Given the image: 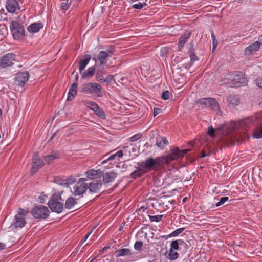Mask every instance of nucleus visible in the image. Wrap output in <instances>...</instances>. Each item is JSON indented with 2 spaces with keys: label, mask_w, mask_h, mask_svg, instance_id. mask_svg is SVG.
<instances>
[{
  "label": "nucleus",
  "mask_w": 262,
  "mask_h": 262,
  "mask_svg": "<svg viewBox=\"0 0 262 262\" xmlns=\"http://www.w3.org/2000/svg\"><path fill=\"white\" fill-rule=\"evenodd\" d=\"M190 150L188 149L180 150L178 148L174 147L170 150V152L167 155L158 157L156 159L149 157L138 163V166H140L146 173L149 170L161 168L164 164H169L172 161L184 157Z\"/></svg>",
  "instance_id": "1"
},
{
  "label": "nucleus",
  "mask_w": 262,
  "mask_h": 262,
  "mask_svg": "<svg viewBox=\"0 0 262 262\" xmlns=\"http://www.w3.org/2000/svg\"><path fill=\"white\" fill-rule=\"evenodd\" d=\"M261 122L262 121L258 119V116H253L238 121L226 122L220 125L216 130L213 129L211 126L208 127L207 131H234L239 129H245L246 131H247L248 128L252 126L261 125Z\"/></svg>",
  "instance_id": "2"
},
{
  "label": "nucleus",
  "mask_w": 262,
  "mask_h": 262,
  "mask_svg": "<svg viewBox=\"0 0 262 262\" xmlns=\"http://www.w3.org/2000/svg\"><path fill=\"white\" fill-rule=\"evenodd\" d=\"M81 92L91 95L94 97H101L103 95L101 85L98 83L89 82L83 84L81 87Z\"/></svg>",
  "instance_id": "3"
},
{
  "label": "nucleus",
  "mask_w": 262,
  "mask_h": 262,
  "mask_svg": "<svg viewBox=\"0 0 262 262\" xmlns=\"http://www.w3.org/2000/svg\"><path fill=\"white\" fill-rule=\"evenodd\" d=\"M62 201L61 196L58 193L53 194L48 203L49 207L53 212L61 213L63 209V205L60 201Z\"/></svg>",
  "instance_id": "4"
},
{
  "label": "nucleus",
  "mask_w": 262,
  "mask_h": 262,
  "mask_svg": "<svg viewBox=\"0 0 262 262\" xmlns=\"http://www.w3.org/2000/svg\"><path fill=\"white\" fill-rule=\"evenodd\" d=\"M10 29L14 39L19 40L24 38L25 31L23 25L17 21H12L10 24Z\"/></svg>",
  "instance_id": "5"
},
{
  "label": "nucleus",
  "mask_w": 262,
  "mask_h": 262,
  "mask_svg": "<svg viewBox=\"0 0 262 262\" xmlns=\"http://www.w3.org/2000/svg\"><path fill=\"white\" fill-rule=\"evenodd\" d=\"M26 224L25 211L24 209H19L9 228L11 230H13L17 228H23Z\"/></svg>",
  "instance_id": "6"
},
{
  "label": "nucleus",
  "mask_w": 262,
  "mask_h": 262,
  "mask_svg": "<svg viewBox=\"0 0 262 262\" xmlns=\"http://www.w3.org/2000/svg\"><path fill=\"white\" fill-rule=\"evenodd\" d=\"M87 180L85 178H80L78 182L73 188V193L75 196H82L88 189V185L84 183Z\"/></svg>",
  "instance_id": "7"
},
{
  "label": "nucleus",
  "mask_w": 262,
  "mask_h": 262,
  "mask_svg": "<svg viewBox=\"0 0 262 262\" xmlns=\"http://www.w3.org/2000/svg\"><path fill=\"white\" fill-rule=\"evenodd\" d=\"M32 215L36 219H45L50 214L48 208L43 205H38L34 207L32 210Z\"/></svg>",
  "instance_id": "8"
},
{
  "label": "nucleus",
  "mask_w": 262,
  "mask_h": 262,
  "mask_svg": "<svg viewBox=\"0 0 262 262\" xmlns=\"http://www.w3.org/2000/svg\"><path fill=\"white\" fill-rule=\"evenodd\" d=\"M23 2V0H6V8L8 12L17 14L20 11V4Z\"/></svg>",
  "instance_id": "9"
},
{
  "label": "nucleus",
  "mask_w": 262,
  "mask_h": 262,
  "mask_svg": "<svg viewBox=\"0 0 262 262\" xmlns=\"http://www.w3.org/2000/svg\"><path fill=\"white\" fill-rule=\"evenodd\" d=\"M232 84L235 86L239 87L247 84V80L241 72H237L231 75Z\"/></svg>",
  "instance_id": "10"
},
{
  "label": "nucleus",
  "mask_w": 262,
  "mask_h": 262,
  "mask_svg": "<svg viewBox=\"0 0 262 262\" xmlns=\"http://www.w3.org/2000/svg\"><path fill=\"white\" fill-rule=\"evenodd\" d=\"M15 60V55L13 53H8L4 55L0 58V67L5 68L13 64Z\"/></svg>",
  "instance_id": "11"
},
{
  "label": "nucleus",
  "mask_w": 262,
  "mask_h": 262,
  "mask_svg": "<svg viewBox=\"0 0 262 262\" xmlns=\"http://www.w3.org/2000/svg\"><path fill=\"white\" fill-rule=\"evenodd\" d=\"M29 77V75L28 72L18 73L15 77V83L18 85L23 86L27 82Z\"/></svg>",
  "instance_id": "12"
},
{
  "label": "nucleus",
  "mask_w": 262,
  "mask_h": 262,
  "mask_svg": "<svg viewBox=\"0 0 262 262\" xmlns=\"http://www.w3.org/2000/svg\"><path fill=\"white\" fill-rule=\"evenodd\" d=\"M88 189L90 192L92 193H98L102 186V182L101 179L94 180L92 182L89 183Z\"/></svg>",
  "instance_id": "13"
},
{
  "label": "nucleus",
  "mask_w": 262,
  "mask_h": 262,
  "mask_svg": "<svg viewBox=\"0 0 262 262\" xmlns=\"http://www.w3.org/2000/svg\"><path fill=\"white\" fill-rule=\"evenodd\" d=\"M43 165V162L39 158V156L37 154H35L33 156V165L31 169V173L32 174L35 173L39 168Z\"/></svg>",
  "instance_id": "14"
},
{
  "label": "nucleus",
  "mask_w": 262,
  "mask_h": 262,
  "mask_svg": "<svg viewBox=\"0 0 262 262\" xmlns=\"http://www.w3.org/2000/svg\"><path fill=\"white\" fill-rule=\"evenodd\" d=\"M85 173L88 179L94 181L97 180L98 179H100L103 175V171L100 169H91L86 171Z\"/></svg>",
  "instance_id": "15"
},
{
  "label": "nucleus",
  "mask_w": 262,
  "mask_h": 262,
  "mask_svg": "<svg viewBox=\"0 0 262 262\" xmlns=\"http://www.w3.org/2000/svg\"><path fill=\"white\" fill-rule=\"evenodd\" d=\"M103 181L104 184L111 183L115 180L117 174L113 171H109L105 173H103Z\"/></svg>",
  "instance_id": "16"
},
{
  "label": "nucleus",
  "mask_w": 262,
  "mask_h": 262,
  "mask_svg": "<svg viewBox=\"0 0 262 262\" xmlns=\"http://www.w3.org/2000/svg\"><path fill=\"white\" fill-rule=\"evenodd\" d=\"M260 48V45L258 44L256 41L253 42L247 48H246L245 50V55H250L253 53L254 52H256L259 50Z\"/></svg>",
  "instance_id": "17"
},
{
  "label": "nucleus",
  "mask_w": 262,
  "mask_h": 262,
  "mask_svg": "<svg viewBox=\"0 0 262 262\" xmlns=\"http://www.w3.org/2000/svg\"><path fill=\"white\" fill-rule=\"evenodd\" d=\"M91 58V56L90 55L85 54L83 58L80 60L79 62V70L80 74H82V71L88 64Z\"/></svg>",
  "instance_id": "18"
},
{
  "label": "nucleus",
  "mask_w": 262,
  "mask_h": 262,
  "mask_svg": "<svg viewBox=\"0 0 262 262\" xmlns=\"http://www.w3.org/2000/svg\"><path fill=\"white\" fill-rule=\"evenodd\" d=\"M108 57V54L105 51H100L98 55V59L99 61V67H104L106 65L107 58Z\"/></svg>",
  "instance_id": "19"
},
{
  "label": "nucleus",
  "mask_w": 262,
  "mask_h": 262,
  "mask_svg": "<svg viewBox=\"0 0 262 262\" xmlns=\"http://www.w3.org/2000/svg\"><path fill=\"white\" fill-rule=\"evenodd\" d=\"M191 35V32L190 31L185 32L180 37L178 41V47L180 48H182L187 40L190 38Z\"/></svg>",
  "instance_id": "20"
},
{
  "label": "nucleus",
  "mask_w": 262,
  "mask_h": 262,
  "mask_svg": "<svg viewBox=\"0 0 262 262\" xmlns=\"http://www.w3.org/2000/svg\"><path fill=\"white\" fill-rule=\"evenodd\" d=\"M77 82H74L69 89L67 100L71 101L75 97L77 93Z\"/></svg>",
  "instance_id": "21"
},
{
  "label": "nucleus",
  "mask_w": 262,
  "mask_h": 262,
  "mask_svg": "<svg viewBox=\"0 0 262 262\" xmlns=\"http://www.w3.org/2000/svg\"><path fill=\"white\" fill-rule=\"evenodd\" d=\"M42 28V24L40 23H34L29 25L27 27V30L29 32L35 33L38 32Z\"/></svg>",
  "instance_id": "22"
},
{
  "label": "nucleus",
  "mask_w": 262,
  "mask_h": 262,
  "mask_svg": "<svg viewBox=\"0 0 262 262\" xmlns=\"http://www.w3.org/2000/svg\"><path fill=\"white\" fill-rule=\"evenodd\" d=\"M116 256L117 257L125 256H131L133 255L132 251L129 249L122 248L115 252Z\"/></svg>",
  "instance_id": "23"
},
{
  "label": "nucleus",
  "mask_w": 262,
  "mask_h": 262,
  "mask_svg": "<svg viewBox=\"0 0 262 262\" xmlns=\"http://www.w3.org/2000/svg\"><path fill=\"white\" fill-rule=\"evenodd\" d=\"M168 144V141L166 138L162 136H159L156 138V145L160 148L163 149Z\"/></svg>",
  "instance_id": "24"
},
{
  "label": "nucleus",
  "mask_w": 262,
  "mask_h": 262,
  "mask_svg": "<svg viewBox=\"0 0 262 262\" xmlns=\"http://www.w3.org/2000/svg\"><path fill=\"white\" fill-rule=\"evenodd\" d=\"M96 68L95 67L89 68L86 70L84 71L81 76L82 79L90 78L92 77L95 73Z\"/></svg>",
  "instance_id": "25"
},
{
  "label": "nucleus",
  "mask_w": 262,
  "mask_h": 262,
  "mask_svg": "<svg viewBox=\"0 0 262 262\" xmlns=\"http://www.w3.org/2000/svg\"><path fill=\"white\" fill-rule=\"evenodd\" d=\"M104 70V67H99V68L97 69L96 73V78L97 81L102 83L105 82V78L103 76V75L105 73Z\"/></svg>",
  "instance_id": "26"
},
{
  "label": "nucleus",
  "mask_w": 262,
  "mask_h": 262,
  "mask_svg": "<svg viewBox=\"0 0 262 262\" xmlns=\"http://www.w3.org/2000/svg\"><path fill=\"white\" fill-rule=\"evenodd\" d=\"M145 173V171L140 166L136 168L133 172L130 174V177L133 179H136L138 177H141Z\"/></svg>",
  "instance_id": "27"
},
{
  "label": "nucleus",
  "mask_w": 262,
  "mask_h": 262,
  "mask_svg": "<svg viewBox=\"0 0 262 262\" xmlns=\"http://www.w3.org/2000/svg\"><path fill=\"white\" fill-rule=\"evenodd\" d=\"M77 204V199L73 197H70L67 199L65 202V208L68 209H71L74 208Z\"/></svg>",
  "instance_id": "28"
},
{
  "label": "nucleus",
  "mask_w": 262,
  "mask_h": 262,
  "mask_svg": "<svg viewBox=\"0 0 262 262\" xmlns=\"http://www.w3.org/2000/svg\"><path fill=\"white\" fill-rule=\"evenodd\" d=\"M59 153L57 151H53L50 155L44 157V161L47 163H49L53 160L58 158Z\"/></svg>",
  "instance_id": "29"
},
{
  "label": "nucleus",
  "mask_w": 262,
  "mask_h": 262,
  "mask_svg": "<svg viewBox=\"0 0 262 262\" xmlns=\"http://www.w3.org/2000/svg\"><path fill=\"white\" fill-rule=\"evenodd\" d=\"M83 105L88 108L95 111L96 108H98L99 105L93 101L85 100L82 101Z\"/></svg>",
  "instance_id": "30"
},
{
  "label": "nucleus",
  "mask_w": 262,
  "mask_h": 262,
  "mask_svg": "<svg viewBox=\"0 0 262 262\" xmlns=\"http://www.w3.org/2000/svg\"><path fill=\"white\" fill-rule=\"evenodd\" d=\"M228 102L229 104L233 106H236L239 103V99L237 96L234 95H230L227 99Z\"/></svg>",
  "instance_id": "31"
},
{
  "label": "nucleus",
  "mask_w": 262,
  "mask_h": 262,
  "mask_svg": "<svg viewBox=\"0 0 262 262\" xmlns=\"http://www.w3.org/2000/svg\"><path fill=\"white\" fill-rule=\"evenodd\" d=\"M207 107H210L212 110L214 111H217L219 109L217 101L214 99L211 98H209Z\"/></svg>",
  "instance_id": "32"
},
{
  "label": "nucleus",
  "mask_w": 262,
  "mask_h": 262,
  "mask_svg": "<svg viewBox=\"0 0 262 262\" xmlns=\"http://www.w3.org/2000/svg\"><path fill=\"white\" fill-rule=\"evenodd\" d=\"M183 241L181 239L175 240L172 241L170 244V250H178L180 249L179 245H181Z\"/></svg>",
  "instance_id": "33"
},
{
  "label": "nucleus",
  "mask_w": 262,
  "mask_h": 262,
  "mask_svg": "<svg viewBox=\"0 0 262 262\" xmlns=\"http://www.w3.org/2000/svg\"><path fill=\"white\" fill-rule=\"evenodd\" d=\"M179 254L178 252L174 250H170L168 254V258L170 260H174L179 257Z\"/></svg>",
  "instance_id": "34"
},
{
  "label": "nucleus",
  "mask_w": 262,
  "mask_h": 262,
  "mask_svg": "<svg viewBox=\"0 0 262 262\" xmlns=\"http://www.w3.org/2000/svg\"><path fill=\"white\" fill-rule=\"evenodd\" d=\"M184 230V228H180L173 231L170 234L168 235V237H176L178 236L179 234L182 233Z\"/></svg>",
  "instance_id": "35"
},
{
  "label": "nucleus",
  "mask_w": 262,
  "mask_h": 262,
  "mask_svg": "<svg viewBox=\"0 0 262 262\" xmlns=\"http://www.w3.org/2000/svg\"><path fill=\"white\" fill-rule=\"evenodd\" d=\"M94 112L95 114L99 117L102 119H105L106 118L105 112L99 106H98V108H96Z\"/></svg>",
  "instance_id": "36"
},
{
  "label": "nucleus",
  "mask_w": 262,
  "mask_h": 262,
  "mask_svg": "<svg viewBox=\"0 0 262 262\" xmlns=\"http://www.w3.org/2000/svg\"><path fill=\"white\" fill-rule=\"evenodd\" d=\"M163 216V215H148L150 221L152 222H160L162 219Z\"/></svg>",
  "instance_id": "37"
},
{
  "label": "nucleus",
  "mask_w": 262,
  "mask_h": 262,
  "mask_svg": "<svg viewBox=\"0 0 262 262\" xmlns=\"http://www.w3.org/2000/svg\"><path fill=\"white\" fill-rule=\"evenodd\" d=\"M55 182L59 185L63 186L64 187H68L67 181H66V180H63L59 178H56L55 179Z\"/></svg>",
  "instance_id": "38"
},
{
  "label": "nucleus",
  "mask_w": 262,
  "mask_h": 262,
  "mask_svg": "<svg viewBox=\"0 0 262 262\" xmlns=\"http://www.w3.org/2000/svg\"><path fill=\"white\" fill-rule=\"evenodd\" d=\"M209 98H203L199 99L197 102L196 104H200L204 106L205 107H208Z\"/></svg>",
  "instance_id": "39"
},
{
  "label": "nucleus",
  "mask_w": 262,
  "mask_h": 262,
  "mask_svg": "<svg viewBox=\"0 0 262 262\" xmlns=\"http://www.w3.org/2000/svg\"><path fill=\"white\" fill-rule=\"evenodd\" d=\"M229 200V198L228 196H224L221 198L219 202H218L215 204V207H219L223 205L226 201Z\"/></svg>",
  "instance_id": "40"
},
{
  "label": "nucleus",
  "mask_w": 262,
  "mask_h": 262,
  "mask_svg": "<svg viewBox=\"0 0 262 262\" xmlns=\"http://www.w3.org/2000/svg\"><path fill=\"white\" fill-rule=\"evenodd\" d=\"M190 57L191 64H193L195 61L199 60V58L193 51H191L190 53Z\"/></svg>",
  "instance_id": "41"
},
{
  "label": "nucleus",
  "mask_w": 262,
  "mask_h": 262,
  "mask_svg": "<svg viewBox=\"0 0 262 262\" xmlns=\"http://www.w3.org/2000/svg\"><path fill=\"white\" fill-rule=\"evenodd\" d=\"M142 136V134L139 133L129 138V141L131 142H135L140 139Z\"/></svg>",
  "instance_id": "42"
},
{
  "label": "nucleus",
  "mask_w": 262,
  "mask_h": 262,
  "mask_svg": "<svg viewBox=\"0 0 262 262\" xmlns=\"http://www.w3.org/2000/svg\"><path fill=\"white\" fill-rule=\"evenodd\" d=\"M143 245V244L142 241H137L134 244V249L136 250L139 251L142 249Z\"/></svg>",
  "instance_id": "43"
},
{
  "label": "nucleus",
  "mask_w": 262,
  "mask_h": 262,
  "mask_svg": "<svg viewBox=\"0 0 262 262\" xmlns=\"http://www.w3.org/2000/svg\"><path fill=\"white\" fill-rule=\"evenodd\" d=\"M115 52V49L114 47L111 46L107 51H106V53L108 54V57H111Z\"/></svg>",
  "instance_id": "44"
},
{
  "label": "nucleus",
  "mask_w": 262,
  "mask_h": 262,
  "mask_svg": "<svg viewBox=\"0 0 262 262\" xmlns=\"http://www.w3.org/2000/svg\"><path fill=\"white\" fill-rule=\"evenodd\" d=\"M146 5V4L145 3L143 4L139 3L138 4L133 5L132 7L136 9H141Z\"/></svg>",
  "instance_id": "45"
},
{
  "label": "nucleus",
  "mask_w": 262,
  "mask_h": 262,
  "mask_svg": "<svg viewBox=\"0 0 262 262\" xmlns=\"http://www.w3.org/2000/svg\"><path fill=\"white\" fill-rule=\"evenodd\" d=\"M66 181H67V185L68 187L69 185L72 184L76 181V179L73 176H70L69 178L66 179Z\"/></svg>",
  "instance_id": "46"
},
{
  "label": "nucleus",
  "mask_w": 262,
  "mask_h": 262,
  "mask_svg": "<svg viewBox=\"0 0 262 262\" xmlns=\"http://www.w3.org/2000/svg\"><path fill=\"white\" fill-rule=\"evenodd\" d=\"M170 93L168 91H166L162 93V98L164 100H168L169 99Z\"/></svg>",
  "instance_id": "47"
},
{
  "label": "nucleus",
  "mask_w": 262,
  "mask_h": 262,
  "mask_svg": "<svg viewBox=\"0 0 262 262\" xmlns=\"http://www.w3.org/2000/svg\"><path fill=\"white\" fill-rule=\"evenodd\" d=\"M252 136L256 139L262 138V132H252Z\"/></svg>",
  "instance_id": "48"
},
{
  "label": "nucleus",
  "mask_w": 262,
  "mask_h": 262,
  "mask_svg": "<svg viewBox=\"0 0 262 262\" xmlns=\"http://www.w3.org/2000/svg\"><path fill=\"white\" fill-rule=\"evenodd\" d=\"M92 233V231H91L90 232L88 233L85 235V236L84 237V238L81 239V241H80V245H82L85 242V241L87 240V239L88 238V237L90 236V235Z\"/></svg>",
  "instance_id": "49"
},
{
  "label": "nucleus",
  "mask_w": 262,
  "mask_h": 262,
  "mask_svg": "<svg viewBox=\"0 0 262 262\" xmlns=\"http://www.w3.org/2000/svg\"><path fill=\"white\" fill-rule=\"evenodd\" d=\"M211 36L213 39V49H214L217 45V41L215 39V35L213 33L211 34Z\"/></svg>",
  "instance_id": "50"
},
{
  "label": "nucleus",
  "mask_w": 262,
  "mask_h": 262,
  "mask_svg": "<svg viewBox=\"0 0 262 262\" xmlns=\"http://www.w3.org/2000/svg\"><path fill=\"white\" fill-rule=\"evenodd\" d=\"M256 84L257 86L262 89V78H258L256 79Z\"/></svg>",
  "instance_id": "51"
},
{
  "label": "nucleus",
  "mask_w": 262,
  "mask_h": 262,
  "mask_svg": "<svg viewBox=\"0 0 262 262\" xmlns=\"http://www.w3.org/2000/svg\"><path fill=\"white\" fill-rule=\"evenodd\" d=\"M116 157V156L114 154H113V155H111L106 160H105L104 161H103L102 162V164H105L108 161H110V160H113L115 159V158Z\"/></svg>",
  "instance_id": "52"
},
{
  "label": "nucleus",
  "mask_w": 262,
  "mask_h": 262,
  "mask_svg": "<svg viewBox=\"0 0 262 262\" xmlns=\"http://www.w3.org/2000/svg\"><path fill=\"white\" fill-rule=\"evenodd\" d=\"M116 157H118V158H121L123 156V151L121 150L118 151L115 154Z\"/></svg>",
  "instance_id": "53"
},
{
  "label": "nucleus",
  "mask_w": 262,
  "mask_h": 262,
  "mask_svg": "<svg viewBox=\"0 0 262 262\" xmlns=\"http://www.w3.org/2000/svg\"><path fill=\"white\" fill-rule=\"evenodd\" d=\"M114 79V76L112 75H108L106 78H105V82L106 81H110L111 82V81Z\"/></svg>",
  "instance_id": "54"
},
{
  "label": "nucleus",
  "mask_w": 262,
  "mask_h": 262,
  "mask_svg": "<svg viewBox=\"0 0 262 262\" xmlns=\"http://www.w3.org/2000/svg\"><path fill=\"white\" fill-rule=\"evenodd\" d=\"M160 112H161V109L160 108H155L154 112V116H156L157 115L159 114L160 113Z\"/></svg>",
  "instance_id": "55"
},
{
  "label": "nucleus",
  "mask_w": 262,
  "mask_h": 262,
  "mask_svg": "<svg viewBox=\"0 0 262 262\" xmlns=\"http://www.w3.org/2000/svg\"><path fill=\"white\" fill-rule=\"evenodd\" d=\"M215 133L216 132H207V134L209 137L213 138L215 136Z\"/></svg>",
  "instance_id": "56"
},
{
  "label": "nucleus",
  "mask_w": 262,
  "mask_h": 262,
  "mask_svg": "<svg viewBox=\"0 0 262 262\" xmlns=\"http://www.w3.org/2000/svg\"><path fill=\"white\" fill-rule=\"evenodd\" d=\"M208 155L203 151L202 150L200 154V157L201 158H204L207 156Z\"/></svg>",
  "instance_id": "57"
},
{
  "label": "nucleus",
  "mask_w": 262,
  "mask_h": 262,
  "mask_svg": "<svg viewBox=\"0 0 262 262\" xmlns=\"http://www.w3.org/2000/svg\"><path fill=\"white\" fill-rule=\"evenodd\" d=\"M260 45V46L262 45V35H260L258 37V40L256 41Z\"/></svg>",
  "instance_id": "58"
},
{
  "label": "nucleus",
  "mask_w": 262,
  "mask_h": 262,
  "mask_svg": "<svg viewBox=\"0 0 262 262\" xmlns=\"http://www.w3.org/2000/svg\"><path fill=\"white\" fill-rule=\"evenodd\" d=\"M61 7L63 9L67 10L68 8V6L66 3H62Z\"/></svg>",
  "instance_id": "59"
},
{
  "label": "nucleus",
  "mask_w": 262,
  "mask_h": 262,
  "mask_svg": "<svg viewBox=\"0 0 262 262\" xmlns=\"http://www.w3.org/2000/svg\"><path fill=\"white\" fill-rule=\"evenodd\" d=\"M5 248V245L3 243H0V250H3Z\"/></svg>",
  "instance_id": "60"
},
{
  "label": "nucleus",
  "mask_w": 262,
  "mask_h": 262,
  "mask_svg": "<svg viewBox=\"0 0 262 262\" xmlns=\"http://www.w3.org/2000/svg\"><path fill=\"white\" fill-rule=\"evenodd\" d=\"M253 131H262V126H261L260 128L253 129Z\"/></svg>",
  "instance_id": "61"
},
{
  "label": "nucleus",
  "mask_w": 262,
  "mask_h": 262,
  "mask_svg": "<svg viewBox=\"0 0 262 262\" xmlns=\"http://www.w3.org/2000/svg\"><path fill=\"white\" fill-rule=\"evenodd\" d=\"M78 78H79V76H78V74H76V76H75V82H77V81L78 80Z\"/></svg>",
  "instance_id": "62"
},
{
  "label": "nucleus",
  "mask_w": 262,
  "mask_h": 262,
  "mask_svg": "<svg viewBox=\"0 0 262 262\" xmlns=\"http://www.w3.org/2000/svg\"><path fill=\"white\" fill-rule=\"evenodd\" d=\"M55 136H56V133H54L53 134V135L52 136V137H51V138H50V140H52V139H53V138Z\"/></svg>",
  "instance_id": "63"
},
{
  "label": "nucleus",
  "mask_w": 262,
  "mask_h": 262,
  "mask_svg": "<svg viewBox=\"0 0 262 262\" xmlns=\"http://www.w3.org/2000/svg\"><path fill=\"white\" fill-rule=\"evenodd\" d=\"M108 248H109V247H107V246H106V247H104L103 248L102 250L105 251V250H107V249H108Z\"/></svg>",
  "instance_id": "64"
}]
</instances>
